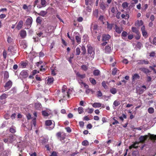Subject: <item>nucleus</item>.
Wrapping results in <instances>:
<instances>
[{
	"label": "nucleus",
	"instance_id": "obj_10",
	"mask_svg": "<svg viewBox=\"0 0 156 156\" xmlns=\"http://www.w3.org/2000/svg\"><path fill=\"white\" fill-rule=\"evenodd\" d=\"M20 34L22 38H25L27 35L26 31L24 30H21L20 33Z\"/></svg>",
	"mask_w": 156,
	"mask_h": 156
},
{
	"label": "nucleus",
	"instance_id": "obj_9",
	"mask_svg": "<svg viewBox=\"0 0 156 156\" xmlns=\"http://www.w3.org/2000/svg\"><path fill=\"white\" fill-rule=\"evenodd\" d=\"M47 13L48 12L47 10H41L40 12L39 13H37V12H36V13H37L39 16H41L43 17H45V16L46 15V14H47Z\"/></svg>",
	"mask_w": 156,
	"mask_h": 156
},
{
	"label": "nucleus",
	"instance_id": "obj_56",
	"mask_svg": "<svg viewBox=\"0 0 156 156\" xmlns=\"http://www.w3.org/2000/svg\"><path fill=\"white\" fill-rule=\"evenodd\" d=\"M121 17L122 18H125V19H128L129 18V16L128 14H126V15L122 14L121 15Z\"/></svg>",
	"mask_w": 156,
	"mask_h": 156
},
{
	"label": "nucleus",
	"instance_id": "obj_37",
	"mask_svg": "<svg viewBox=\"0 0 156 156\" xmlns=\"http://www.w3.org/2000/svg\"><path fill=\"white\" fill-rule=\"evenodd\" d=\"M110 92L112 94H115L117 92L116 89L115 88H112L110 90Z\"/></svg>",
	"mask_w": 156,
	"mask_h": 156
},
{
	"label": "nucleus",
	"instance_id": "obj_5",
	"mask_svg": "<svg viewBox=\"0 0 156 156\" xmlns=\"http://www.w3.org/2000/svg\"><path fill=\"white\" fill-rule=\"evenodd\" d=\"M146 90V87L145 85L142 86L139 89L137 90V92L139 94H140L143 93L144 91Z\"/></svg>",
	"mask_w": 156,
	"mask_h": 156
},
{
	"label": "nucleus",
	"instance_id": "obj_54",
	"mask_svg": "<svg viewBox=\"0 0 156 156\" xmlns=\"http://www.w3.org/2000/svg\"><path fill=\"white\" fill-rule=\"evenodd\" d=\"M81 50L82 51V54L83 55H85L86 52V49L85 47L82 46L81 48Z\"/></svg>",
	"mask_w": 156,
	"mask_h": 156
},
{
	"label": "nucleus",
	"instance_id": "obj_39",
	"mask_svg": "<svg viewBox=\"0 0 156 156\" xmlns=\"http://www.w3.org/2000/svg\"><path fill=\"white\" fill-rule=\"evenodd\" d=\"M42 19L40 16L38 17L36 19V22L41 24L42 23Z\"/></svg>",
	"mask_w": 156,
	"mask_h": 156
},
{
	"label": "nucleus",
	"instance_id": "obj_46",
	"mask_svg": "<svg viewBox=\"0 0 156 156\" xmlns=\"http://www.w3.org/2000/svg\"><path fill=\"white\" fill-rule=\"evenodd\" d=\"M132 156H140L139 151H134L133 152Z\"/></svg>",
	"mask_w": 156,
	"mask_h": 156
},
{
	"label": "nucleus",
	"instance_id": "obj_50",
	"mask_svg": "<svg viewBox=\"0 0 156 156\" xmlns=\"http://www.w3.org/2000/svg\"><path fill=\"white\" fill-rule=\"evenodd\" d=\"M9 131L12 133H14L16 131V129L15 128H13V126H12V127L10 128Z\"/></svg>",
	"mask_w": 156,
	"mask_h": 156
},
{
	"label": "nucleus",
	"instance_id": "obj_40",
	"mask_svg": "<svg viewBox=\"0 0 156 156\" xmlns=\"http://www.w3.org/2000/svg\"><path fill=\"white\" fill-rule=\"evenodd\" d=\"M149 39L151 43L156 46V37H154L152 41L151 40L150 38H149Z\"/></svg>",
	"mask_w": 156,
	"mask_h": 156
},
{
	"label": "nucleus",
	"instance_id": "obj_30",
	"mask_svg": "<svg viewBox=\"0 0 156 156\" xmlns=\"http://www.w3.org/2000/svg\"><path fill=\"white\" fill-rule=\"evenodd\" d=\"M94 16L98 18V9H95L93 12Z\"/></svg>",
	"mask_w": 156,
	"mask_h": 156
},
{
	"label": "nucleus",
	"instance_id": "obj_6",
	"mask_svg": "<svg viewBox=\"0 0 156 156\" xmlns=\"http://www.w3.org/2000/svg\"><path fill=\"white\" fill-rule=\"evenodd\" d=\"M141 31L143 36L145 38H147L148 36L147 33L145 30V27L144 25L141 28Z\"/></svg>",
	"mask_w": 156,
	"mask_h": 156
},
{
	"label": "nucleus",
	"instance_id": "obj_43",
	"mask_svg": "<svg viewBox=\"0 0 156 156\" xmlns=\"http://www.w3.org/2000/svg\"><path fill=\"white\" fill-rule=\"evenodd\" d=\"M148 111L149 113L152 114L154 112V109L152 107L149 108L148 109Z\"/></svg>",
	"mask_w": 156,
	"mask_h": 156
},
{
	"label": "nucleus",
	"instance_id": "obj_38",
	"mask_svg": "<svg viewBox=\"0 0 156 156\" xmlns=\"http://www.w3.org/2000/svg\"><path fill=\"white\" fill-rule=\"evenodd\" d=\"M41 105L40 103H36L35 107L36 109H39L41 108Z\"/></svg>",
	"mask_w": 156,
	"mask_h": 156
},
{
	"label": "nucleus",
	"instance_id": "obj_21",
	"mask_svg": "<svg viewBox=\"0 0 156 156\" xmlns=\"http://www.w3.org/2000/svg\"><path fill=\"white\" fill-rule=\"evenodd\" d=\"M132 31L136 33L137 35H140V33L138 29L136 27H133L132 28Z\"/></svg>",
	"mask_w": 156,
	"mask_h": 156
},
{
	"label": "nucleus",
	"instance_id": "obj_25",
	"mask_svg": "<svg viewBox=\"0 0 156 156\" xmlns=\"http://www.w3.org/2000/svg\"><path fill=\"white\" fill-rule=\"evenodd\" d=\"M92 106L95 108H100L101 106V104L100 103L95 102L92 104Z\"/></svg>",
	"mask_w": 156,
	"mask_h": 156
},
{
	"label": "nucleus",
	"instance_id": "obj_14",
	"mask_svg": "<svg viewBox=\"0 0 156 156\" xmlns=\"http://www.w3.org/2000/svg\"><path fill=\"white\" fill-rule=\"evenodd\" d=\"M140 78V76L137 73H135L133 75L132 77V81H134L136 80L139 79Z\"/></svg>",
	"mask_w": 156,
	"mask_h": 156
},
{
	"label": "nucleus",
	"instance_id": "obj_26",
	"mask_svg": "<svg viewBox=\"0 0 156 156\" xmlns=\"http://www.w3.org/2000/svg\"><path fill=\"white\" fill-rule=\"evenodd\" d=\"M47 84H51L54 81V78L52 77H48L47 80Z\"/></svg>",
	"mask_w": 156,
	"mask_h": 156
},
{
	"label": "nucleus",
	"instance_id": "obj_3",
	"mask_svg": "<svg viewBox=\"0 0 156 156\" xmlns=\"http://www.w3.org/2000/svg\"><path fill=\"white\" fill-rule=\"evenodd\" d=\"M64 88V87H63L62 89L63 98L67 97L69 98L71 94V92H72V90L70 89H69L67 90H66Z\"/></svg>",
	"mask_w": 156,
	"mask_h": 156
},
{
	"label": "nucleus",
	"instance_id": "obj_61",
	"mask_svg": "<svg viewBox=\"0 0 156 156\" xmlns=\"http://www.w3.org/2000/svg\"><path fill=\"white\" fill-rule=\"evenodd\" d=\"M47 140L45 138H43L42 140H41V142L42 144H44L47 142Z\"/></svg>",
	"mask_w": 156,
	"mask_h": 156
},
{
	"label": "nucleus",
	"instance_id": "obj_51",
	"mask_svg": "<svg viewBox=\"0 0 156 156\" xmlns=\"http://www.w3.org/2000/svg\"><path fill=\"white\" fill-rule=\"evenodd\" d=\"M42 114L44 116H48L49 114L46 111H43L42 112Z\"/></svg>",
	"mask_w": 156,
	"mask_h": 156
},
{
	"label": "nucleus",
	"instance_id": "obj_15",
	"mask_svg": "<svg viewBox=\"0 0 156 156\" xmlns=\"http://www.w3.org/2000/svg\"><path fill=\"white\" fill-rule=\"evenodd\" d=\"M32 21L33 20L32 17H30L28 18L27 19L26 22V25L30 26L31 25Z\"/></svg>",
	"mask_w": 156,
	"mask_h": 156
},
{
	"label": "nucleus",
	"instance_id": "obj_35",
	"mask_svg": "<svg viewBox=\"0 0 156 156\" xmlns=\"http://www.w3.org/2000/svg\"><path fill=\"white\" fill-rule=\"evenodd\" d=\"M52 124V122L51 120H48L45 121V125L46 126H49Z\"/></svg>",
	"mask_w": 156,
	"mask_h": 156
},
{
	"label": "nucleus",
	"instance_id": "obj_22",
	"mask_svg": "<svg viewBox=\"0 0 156 156\" xmlns=\"http://www.w3.org/2000/svg\"><path fill=\"white\" fill-rule=\"evenodd\" d=\"M100 71L98 69H95L93 72V75L95 76H98L100 75Z\"/></svg>",
	"mask_w": 156,
	"mask_h": 156
},
{
	"label": "nucleus",
	"instance_id": "obj_47",
	"mask_svg": "<svg viewBox=\"0 0 156 156\" xmlns=\"http://www.w3.org/2000/svg\"><path fill=\"white\" fill-rule=\"evenodd\" d=\"M78 111L79 113L81 114L83 112V109L81 107H79L78 108Z\"/></svg>",
	"mask_w": 156,
	"mask_h": 156
},
{
	"label": "nucleus",
	"instance_id": "obj_59",
	"mask_svg": "<svg viewBox=\"0 0 156 156\" xmlns=\"http://www.w3.org/2000/svg\"><path fill=\"white\" fill-rule=\"evenodd\" d=\"M80 49L79 48H77L76 49V55H79L80 53Z\"/></svg>",
	"mask_w": 156,
	"mask_h": 156
},
{
	"label": "nucleus",
	"instance_id": "obj_45",
	"mask_svg": "<svg viewBox=\"0 0 156 156\" xmlns=\"http://www.w3.org/2000/svg\"><path fill=\"white\" fill-rule=\"evenodd\" d=\"M81 69L83 70L84 71H87L88 68V66H87L86 65H83L81 67Z\"/></svg>",
	"mask_w": 156,
	"mask_h": 156
},
{
	"label": "nucleus",
	"instance_id": "obj_17",
	"mask_svg": "<svg viewBox=\"0 0 156 156\" xmlns=\"http://www.w3.org/2000/svg\"><path fill=\"white\" fill-rule=\"evenodd\" d=\"M4 73V81H6L9 78V73L7 71H5L3 73Z\"/></svg>",
	"mask_w": 156,
	"mask_h": 156
},
{
	"label": "nucleus",
	"instance_id": "obj_28",
	"mask_svg": "<svg viewBox=\"0 0 156 156\" xmlns=\"http://www.w3.org/2000/svg\"><path fill=\"white\" fill-rule=\"evenodd\" d=\"M149 63V62L145 60H140L138 61V64H147Z\"/></svg>",
	"mask_w": 156,
	"mask_h": 156
},
{
	"label": "nucleus",
	"instance_id": "obj_36",
	"mask_svg": "<svg viewBox=\"0 0 156 156\" xmlns=\"http://www.w3.org/2000/svg\"><path fill=\"white\" fill-rule=\"evenodd\" d=\"M148 5L147 4H145L141 8V10L142 12H145L147 9L148 8Z\"/></svg>",
	"mask_w": 156,
	"mask_h": 156
},
{
	"label": "nucleus",
	"instance_id": "obj_48",
	"mask_svg": "<svg viewBox=\"0 0 156 156\" xmlns=\"http://www.w3.org/2000/svg\"><path fill=\"white\" fill-rule=\"evenodd\" d=\"M82 144L83 146H87L89 145V142L87 140H84L82 142Z\"/></svg>",
	"mask_w": 156,
	"mask_h": 156
},
{
	"label": "nucleus",
	"instance_id": "obj_2",
	"mask_svg": "<svg viewBox=\"0 0 156 156\" xmlns=\"http://www.w3.org/2000/svg\"><path fill=\"white\" fill-rule=\"evenodd\" d=\"M87 50L88 54L90 55L91 57L93 58L94 57L95 54L94 48L90 44H87Z\"/></svg>",
	"mask_w": 156,
	"mask_h": 156
},
{
	"label": "nucleus",
	"instance_id": "obj_23",
	"mask_svg": "<svg viewBox=\"0 0 156 156\" xmlns=\"http://www.w3.org/2000/svg\"><path fill=\"white\" fill-rule=\"evenodd\" d=\"M111 51V47L109 46H106L105 48V53H109Z\"/></svg>",
	"mask_w": 156,
	"mask_h": 156
},
{
	"label": "nucleus",
	"instance_id": "obj_18",
	"mask_svg": "<svg viewBox=\"0 0 156 156\" xmlns=\"http://www.w3.org/2000/svg\"><path fill=\"white\" fill-rule=\"evenodd\" d=\"M139 144V142H135L133 144L129 146V149H131L132 148H136L138 147V144Z\"/></svg>",
	"mask_w": 156,
	"mask_h": 156
},
{
	"label": "nucleus",
	"instance_id": "obj_13",
	"mask_svg": "<svg viewBox=\"0 0 156 156\" xmlns=\"http://www.w3.org/2000/svg\"><path fill=\"white\" fill-rule=\"evenodd\" d=\"M102 41H105L108 40L111 37L108 34H104L102 36Z\"/></svg>",
	"mask_w": 156,
	"mask_h": 156
},
{
	"label": "nucleus",
	"instance_id": "obj_57",
	"mask_svg": "<svg viewBox=\"0 0 156 156\" xmlns=\"http://www.w3.org/2000/svg\"><path fill=\"white\" fill-rule=\"evenodd\" d=\"M23 68H25L27 65V63L26 62H21L20 63Z\"/></svg>",
	"mask_w": 156,
	"mask_h": 156
},
{
	"label": "nucleus",
	"instance_id": "obj_55",
	"mask_svg": "<svg viewBox=\"0 0 156 156\" xmlns=\"http://www.w3.org/2000/svg\"><path fill=\"white\" fill-rule=\"evenodd\" d=\"M13 40V39L11 37H8L7 39V41L8 43H11L12 42Z\"/></svg>",
	"mask_w": 156,
	"mask_h": 156
},
{
	"label": "nucleus",
	"instance_id": "obj_4",
	"mask_svg": "<svg viewBox=\"0 0 156 156\" xmlns=\"http://www.w3.org/2000/svg\"><path fill=\"white\" fill-rule=\"evenodd\" d=\"M17 48L16 45L10 46L8 48L9 52H10L12 55H14L17 52Z\"/></svg>",
	"mask_w": 156,
	"mask_h": 156
},
{
	"label": "nucleus",
	"instance_id": "obj_7",
	"mask_svg": "<svg viewBox=\"0 0 156 156\" xmlns=\"http://www.w3.org/2000/svg\"><path fill=\"white\" fill-rule=\"evenodd\" d=\"M12 85V82L11 80L8 81L5 84L4 87L7 90H9Z\"/></svg>",
	"mask_w": 156,
	"mask_h": 156
},
{
	"label": "nucleus",
	"instance_id": "obj_52",
	"mask_svg": "<svg viewBox=\"0 0 156 156\" xmlns=\"http://www.w3.org/2000/svg\"><path fill=\"white\" fill-rule=\"evenodd\" d=\"M41 2L42 7H44L46 5V0H41Z\"/></svg>",
	"mask_w": 156,
	"mask_h": 156
},
{
	"label": "nucleus",
	"instance_id": "obj_58",
	"mask_svg": "<svg viewBox=\"0 0 156 156\" xmlns=\"http://www.w3.org/2000/svg\"><path fill=\"white\" fill-rule=\"evenodd\" d=\"M66 135L65 133H63L62 134L61 137L60 138V140L62 141V140H64L66 138Z\"/></svg>",
	"mask_w": 156,
	"mask_h": 156
},
{
	"label": "nucleus",
	"instance_id": "obj_42",
	"mask_svg": "<svg viewBox=\"0 0 156 156\" xmlns=\"http://www.w3.org/2000/svg\"><path fill=\"white\" fill-rule=\"evenodd\" d=\"M8 96V95L5 94H3L0 96V99L3 100L5 99Z\"/></svg>",
	"mask_w": 156,
	"mask_h": 156
},
{
	"label": "nucleus",
	"instance_id": "obj_29",
	"mask_svg": "<svg viewBox=\"0 0 156 156\" xmlns=\"http://www.w3.org/2000/svg\"><path fill=\"white\" fill-rule=\"evenodd\" d=\"M75 39L78 44H79L81 43V37L80 36H75Z\"/></svg>",
	"mask_w": 156,
	"mask_h": 156
},
{
	"label": "nucleus",
	"instance_id": "obj_60",
	"mask_svg": "<svg viewBox=\"0 0 156 156\" xmlns=\"http://www.w3.org/2000/svg\"><path fill=\"white\" fill-rule=\"evenodd\" d=\"M63 133L61 132H58L56 134V136L58 139H59Z\"/></svg>",
	"mask_w": 156,
	"mask_h": 156
},
{
	"label": "nucleus",
	"instance_id": "obj_11",
	"mask_svg": "<svg viewBox=\"0 0 156 156\" xmlns=\"http://www.w3.org/2000/svg\"><path fill=\"white\" fill-rule=\"evenodd\" d=\"M139 69L146 74L150 73L151 72L148 69L144 67L140 68Z\"/></svg>",
	"mask_w": 156,
	"mask_h": 156
},
{
	"label": "nucleus",
	"instance_id": "obj_19",
	"mask_svg": "<svg viewBox=\"0 0 156 156\" xmlns=\"http://www.w3.org/2000/svg\"><path fill=\"white\" fill-rule=\"evenodd\" d=\"M23 21L22 20L20 21L16 27V29L18 30H20L23 26Z\"/></svg>",
	"mask_w": 156,
	"mask_h": 156
},
{
	"label": "nucleus",
	"instance_id": "obj_27",
	"mask_svg": "<svg viewBox=\"0 0 156 156\" xmlns=\"http://www.w3.org/2000/svg\"><path fill=\"white\" fill-rule=\"evenodd\" d=\"M143 24V22L142 20L140 21L137 20L135 23V25L136 26L140 27L142 26Z\"/></svg>",
	"mask_w": 156,
	"mask_h": 156
},
{
	"label": "nucleus",
	"instance_id": "obj_34",
	"mask_svg": "<svg viewBox=\"0 0 156 156\" xmlns=\"http://www.w3.org/2000/svg\"><path fill=\"white\" fill-rule=\"evenodd\" d=\"M89 80L90 82L93 84V85H95L96 84L97 82L96 80L93 78H89Z\"/></svg>",
	"mask_w": 156,
	"mask_h": 156
},
{
	"label": "nucleus",
	"instance_id": "obj_49",
	"mask_svg": "<svg viewBox=\"0 0 156 156\" xmlns=\"http://www.w3.org/2000/svg\"><path fill=\"white\" fill-rule=\"evenodd\" d=\"M118 71V69L117 68H115L113 69L112 72V74L113 75H115L117 73Z\"/></svg>",
	"mask_w": 156,
	"mask_h": 156
},
{
	"label": "nucleus",
	"instance_id": "obj_8",
	"mask_svg": "<svg viewBox=\"0 0 156 156\" xmlns=\"http://www.w3.org/2000/svg\"><path fill=\"white\" fill-rule=\"evenodd\" d=\"M115 31L118 34H120L123 30L122 27H119L116 24L115 25Z\"/></svg>",
	"mask_w": 156,
	"mask_h": 156
},
{
	"label": "nucleus",
	"instance_id": "obj_24",
	"mask_svg": "<svg viewBox=\"0 0 156 156\" xmlns=\"http://www.w3.org/2000/svg\"><path fill=\"white\" fill-rule=\"evenodd\" d=\"M121 104L120 101L118 100H116L114 101L113 102V108H115L116 107H117L119 105Z\"/></svg>",
	"mask_w": 156,
	"mask_h": 156
},
{
	"label": "nucleus",
	"instance_id": "obj_41",
	"mask_svg": "<svg viewBox=\"0 0 156 156\" xmlns=\"http://www.w3.org/2000/svg\"><path fill=\"white\" fill-rule=\"evenodd\" d=\"M21 45L23 46V47L24 48H25L27 47V45L25 41H23L21 42Z\"/></svg>",
	"mask_w": 156,
	"mask_h": 156
},
{
	"label": "nucleus",
	"instance_id": "obj_44",
	"mask_svg": "<svg viewBox=\"0 0 156 156\" xmlns=\"http://www.w3.org/2000/svg\"><path fill=\"white\" fill-rule=\"evenodd\" d=\"M128 35V34L127 32L125 31H123L122 32L121 34V36L122 39H124V38L126 37Z\"/></svg>",
	"mask_w": 156,
	"mask_h": 156
},
{
	"label": "nucleus",
	"instance_id": "obj_1",
	"mask_svg": "<svg viewBox=\"0 0 156 156\" xmlns=\"http://www.w3.org/2000/svg\"><path fill=\"white\" fill-rule=\"evenodd\" d=\"M147 139L150 140L153 143L156 140V135L151 134L148 133V135L144 136H141L139 138V142L144 143Z\"/></svg>",
	"mask_w": 156,
	"mask_h": 156
},
{
	"label": "nucleus",
	"instance_id": "obj_12",
	"mask_svg": "<svg viewBox=\"0 0 156 156\" xmlns=\"http://www.w3.org/2000/svg\"><path fill=\"white\" fill-rule=\"evenodd\" d=\"M20 75L22 77L25 78L27 76L28 74L26 71L23 70L20 73Z\"/></svg>",
	"mask_w": 156,
	"mask_h": 156
},
{
	"label": "nucleus",
	"instance_id": "obj_16",
	"mask_svg": "<svg viewBox=\"0 0 156 156\" xmlns=\"http://www.w3.org/2000/svg\"><path fill=\"white\" fill-rule=\"evenodd\" d=\"M8 139L9 140V143H12L15 139L14 136L12 135H9L8 137Z\"/></svg>",
	"mask_w": 156,
	"mask_h": 156
},
{
	"label": "nucleus",
	"instance_id": "obj_63",
	"mask_svg": "<svg viewBox=\"0 0 156 156\" xmlns=\"http://www.w3.org/2000/svg\"><path fill=\"white\" fill-rule=\"evenodd\" d=\"M40 71L43 72H44L46 70V69L45 68H43V66L42 65L40 66Z\"/></svg>",
	"mask_w": 156,
	"mask_h": 156
},
{
	"label": "nucleus",
	"instance_id": "obj_20",
	"mask_svg": "<svg viewBox=\"0 0 156 156\" xmlns=\"http://www.w3.org/2000/svg\"><path fill=\"white\" fill-rule=\"evenodd\" d=\"M76 74V76L80 79H83L86 77L85 74H81L79 72H77Z\"/></svg>",
	"mask_w": 156,
	"mask_h": 156
},
{
	"label": "nucleus",
	"instance_id": "obj_64",
	"mask_svg": "<svg viewBox=\"0 0 156 156\" xmlns=\"http://www.w3.org/2000/svg\"><path fill=\"white\" fill-rule=\"evenodd\" d=\"M155 54L154 51H152L150 53L149 56L151 57H154Z\"/></svg>",
	"mask_w": 156,
	"mask_h": 156
},
{
	"label": "nucleus",
	"instance_id": "obj_31",
	"mask_svg": "<svg viewBox=\"0 0 156 156\" xmlns=\"http://www.w3.org/2000/svg\"><path fill=\"white\" fill-rule=\"evenodd\" d=\"M129 4L127 2H125L123 3L122 4V6L124 9H126L128 6Z\"/></svg>",
	"mask_w": 156,
	"mask_h": 156
},
{
	"label": "nucleus",
	"instance_id": "obj_32",
	"mask_svg": "<svg viewBox=\"0 0 156 156\" xmlns=\"http://www.w3.org/2000/svg\"><path fill=\"white\" fill-rule=\"evenodd\" d=\"M100 7L101 9L105 10L106 9V5L103 2H102L100 4Z\"/></svg>",
	"mask_w": 156,
	"mask_h": 156
},
{
	"label": "nucleus",
	"instance_id": "obj_62",
	"mask_svg": "<svg viewBox=\"0 0 156 156\" xmlns=\"http://www.w3.org/2000/svg\"><path fill=\"white\" fill-rule=\"evenodd\" d=\"M102 85L103 87H104V88L105 89H107L108 88V86L106 84L105 81H103L102 83Z\"/></svg>",
	"mask_w": 156,
	"mask_h": 156
},
{
	"label": "nucleus",
	"instance_id": "obj_53",
	"mask_svg": "<svg viewBox=\"0 0 156 156\" xmlns=\"http://www.w3.org/2000/svg\"><path fill=\"white\" fill-rule=\"evenodd\" d=\"M7 51L5 49H4L3 52V56L4 59H6L7 57Z\"/></svg>",
	"mask_w": 156,
	"mask_h": 156
},
{
	"label": "nucleus",
	"instance_id": "obj_33",
	"mask_svg": "<svg viewBox=\"0 0 156 156\" xmlns=\"http://www.w3.org/2000/svg\"><path fill=\"white\" fill-rule=\"evenodd\" d=\"M107 28L109 30H111L112 29L113 24H111L108 23V22H107Z\"/></svg>",
	"mask_w": 156,
	"mask_h": 156
}]
</instances>
